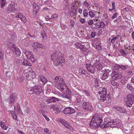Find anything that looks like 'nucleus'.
Instances as JSON below:
<instances>
[{
	"mask_svg": "<svg viewBox=\"0 0 134 134\" xmlns=\"http://www.w3.org/2000/svg\"><path fill=\"white\" fill-rule=\"evenodd\" d=\"M103 119L102 116L95 115L92 117L90 123V126L91 127L96 128L100 126L101 128H103L104 127L103 125L105 124L100 125Z\"/></svg>",
	"mask_w": 134,
	"mask_h": 134,
	"instance_id": "f257e3e1",
	"label": "nucleus"
},
{
	"mask_svg": "<svg viewBox=\"0 0 134 134\" xmlns=\"http://www.w3.org/2000/svg\"><path fill=\"white\" fill-rule=\"evenodd\" d=\"M61 54L60 53L57 52H55L51 56L53 64L55 66L59 65L62 63L65 62L64 59L61 56Z\"/></svg>",
	"mask_w": 134,
	"mask_h": 134,
	"instance_id": "f03ea898",
	"label": "nucleus"
},
{
	"mask_svg": "<svg viewBox=\"0 0 134 134\" xmlns=\"http://www.w3.org/2000/svg\"><path fill=\"white\" fill-rule=\"evenodd\" d=\"M64 85L67 87L63 79L60 76H56L54 79V85H55L56 88L60 91L64 92V88L62 86Z\"/></svg>",
	"mask_w": 134,
	"mask_h": 134,
	"instance_id": "7ed1b4c3",
	"label": "nucleus"
},
{
	"mask_svg": "<svg viewBox=\"0 0 134 134\" xmlns=\"http://www.w3.org/2000/svg\"><path fill=\"white\" fill-rule=\"evenodd\" d=\"M100 61L99 57H96L92 59L91 64L95 67V68L97 69V70H100L104 67L103 63Z\"/></svg>",
	"mask_w": 134,
	"mask_h": 134,
	"instance_id": "20e7f679",
	"label": "nucleus"
},
{
	"mask_svg": "<svg viewBox=\"0 0 134 134\" xmlns=\"http://www.w3.org/2000/svg\"><path fill=\"white\" fill-rule=\"evenodd\" d=\"M121 121L119 119L112 120L109 121L105 125H104V127L110 126L111 127H119L121 125Z\"/></svg>",
	"mask_w": 134,
	"mask_h": 134,
	"instance_id": "39448f33",
	"label": "nucleus"
},
{
	"mask_svg": "<svg viewBox=\"0 0 134 134\" xmlns=\"http://www.w3.org/2000/svg\"><path fill=\"white\" fill-rule=\"evenodd\" d=\"M99 96L100 97V99L102 102H105V104L109 105V104L110 103L111 100V98L108 97L106 94H99Z\"/></svg>",
	"mask_w": 134,
	"mask_h": 134,
	"instance_id": "423d86ee",
	"label": "nucleus"
},
{
	"mask_svg": "<svg viewBox=\"0 0 134 134\" xmlns=\"http://www.w3.org/2000/svg\"><path fill=\"white\" fill-rule=\"evenodd\" d=\"M42 91V88L39 86H36L34 87H32L30 89V93H35L36 94H39Z\"/></svg>",
	"mask_w": 134,
	"mask_h": 134,
	"instance_id": "0eeeda50",
	"label": "nucleus"
},
{
	"mask_svg": "<svg viewBox=\"0 0 134 134\" xmlns=\"http://www.w3.org/2000/svg\"><path fill=\"white\" fill-rule=\"evenodd\" d=\"M57 121H59V122L62 124L65 127L70 131H73L74 130L73 128L65 120L58 119Z\"/></svg>",
	"mask_w": 134,
	"mask_h": 134,
	"instance_id": "6e6552de",
	"label": "nucleus"
},
{
	"mask_svg": "<svg viewBox=\"0 0 134 134\" xmlns=\"http://www.w3.org/2000/svg\"><path fill=\"white\" fill-rule=\"evenodd\" d=\"M86 68L87 70L92 73H93L95 71V67L92 65L91 62H87L86 63Z\"/></svg>",
	"mask_w": 134,
	"mask_h": 134,
	"instance_id": "1a4fd4ad",
	"label": "nucleus"
},
{
	"mask_svg": "<svg viewBox=\"0 0 134 134\" xmlns=\"http://www.w3.org/2000/svg\"><path fill=\"white\" fill-rule=\"evenodd\" d=\"M31 68L30 67L28 69L24 70L23 74V76L24 78L27 79L30 77L31 75Z\"/></svg>",
	"mask_w": 134,
	"mask_h": 134,
	"instance_id": "9d476101",
	"label": "nucleus"
},
{
	"mask_svg": "<svg viewBox=\"0 0 134 134\" xmlns=\"http://www.w3.org/2000/svg\"><path fill=\"white\" fill-rule=\"evenodd\" d=\"M11 50L12 51L13 54L14 55H16L17 56H19L21 53L20 49L13 45L11 48Z\"/></svg>",
	"mask_w": 134,
	"mask_h": 134,
	"instance_id": "9b49d317",
	"label": "nucleus"
},
{
	"mask_svg": "<svg viewBox=\"0 0 134 134\" xmlns=\"http://www.w3.org/2000/svg\"><path fill=\"white\" fill-rule=\"evenodd\" d=\"M15 6L14 3L10 4L7 7L6 10L8 13L14 12L15 10Z\"/></svg>",
	"mask_w": 134,
	"mask_h": 134,
	"instance_id": "f8f14e48",
	"label": "nucleus"
},
{
	"mask_svg": "<svg viewBox=\"0 0 134 134\" xmlns=\"http://www.w3.org/2000/svg\"><path fill=\"white\" fill-rule=\"evenodd\" d=\"M83 109L87 110H91L92 106L91 103L89 102H84L82 104Z\"/></svg>",
	"mask_w": 134,
	"mask_h": 134,
	"instance_id": "ddd939ff",
	"label": "nucleus"
},
{
	"mask_svg": "<svg viewBox=\"0 0 134 134\" xmlns=\"http://www.w3.org/2000/svg\"><path fill=\"white\" fill-rule=\"evenodd\" d=\"M104 72V74L102 73L100 74H99V75L100 78L103 80H105L107 78L109 75V73H108L106 70L105 71L103 70L102 71V72L103 73Z\"/></svg>",
	"mask_w": 134,
	"mask_h": 134,
	"instance_id": "4468645a",
	"label": "nucleus"
},
{
	"mask_svg": "<svg viewBox=\"0 0 134 134\" xmlns=\"http://www.w3.org/2000/svg\"><path fill=\"white\" fill-rule=\"evenodd\" d=\"M23 51V53L25 54L27 59H29L31 56L32 55V54H33L31 52L28 50L24 49Z\"/></svg>",
	"mask_w": 134,
	"mask_h": 134,
	"instance_id": "2eb2a0df",
	"label": "nucleus"
},
{
	"mask_svg": "<svg viewBox=\"0 0 134 134\" xmlns=\"http://www.w3.org/2000/svg\"><path fill=\"white\" fill-rule=\"evenodd\" d=\"M59 99L57 98H56L54 97H48L47 99L46 102L48 103H51L55 102L57 101H59Z\"/></svg>",
	"mask_w": 134,
	"mask_h": 134,
	"instance_id": "dca6fc26",
	"label": "nucleus"
},
{
	"mask_svg": "<svg viewBox=\"0 0 134 134\" xmlns=\"http://www.w3.org/2000/svg\"><path fill=\"white\" fill-rule=\"evenodd\" d=\"M113 109L116 111H118V112L121 113H125L126 112V111L123 108L114 106L113 107Z\"/></svg>",
	"mask_w": 134,
	"mask_h": 134,
	"instance_id": "f3484780",
	"label": "nucleus"
},
{
	"mask_svg": "<svg viewBox=\"0 0 134 134\" xmlns=\"http://www.w3.org/2000/svg\"><path fill=\"white\" fill-rule=\"evenodd\" d=\"M16 18H18L20 19L22 23H25L26 22L27 19L24 16L18 13L16 16Z\"/></svg>",
	"mask_w": 134,
	"mask_h": 134,
	"instance_id": "a211bd4d",
	"label": "nucleus"
},
{
	"mask_svg": "<svg viewBox=\"0 0 134 134\" xmlns=\"http://www.w3.org/2000/svg\"><path fill=\"white\" fill-rule=\"evenodd\" d=\"M43 46L42 44L38 42L34 43L32 44V46L34 49L36 48H41Z\"/></svg>",
	"mask_w": 134,
	"mask_h": 134,
	"instance_id": "6ab92c4d",
	"label": "nucleus"
},
{
	"mask_svg": "<svg viewBox=\"0 0 134 134\" xmlns=\"http://www.w3.org/2000/svg\"><path fill=\"white\" fill-rule=\"evenodd\" d=\"M122 77L121 74L120 73L116 74L113 76V79L114 80L121 79Z\"/></svg>",
	"mask_w": 134,
	"mask_h": 134,
	"instance_id": "aec40b11",
	"label": "nucleus"
},
{
	"mask_svg": "<svg viewBox=\"0 0 134 134\" xmlns=\"http://www.w3.org/2000/svg\"><path fill=\"white\" fill-rule=\"evenodd\" d=\"M0 126L3 129L5 130H7L8 128V127L5 125V124L3 121H1L0 122Z\"/></svg>",
	"mask_w": 134,
	"mask_h": 134,
	"instance_id": "412c9836",
	"label": "nucleus"
},
{
	"mask_svg": "<svg viewBox=\"0 0 134 134\" xmlns=\"http://www.w3.org/2000/svg\"><path fill=\"white\" fill-rule=\"evenodd\" d=\"M40 80L43 84L46 83L47 81V79L42 75H40Z\"/></svg>",
	"mask_w": 134,
	"mask_h": 134,
	"instance_id": "4be33fe9",
	"label": "nucleus"
},
{
	"mask_svg": "<svg viewBox=\"0 0 134 134\" xmlns=\"http://www.w3.org/2000/svg\"><path fill=\"white\" fill-rule=\"evenodd\" d=\"M16 98V96L13 94H11L10 97V101L11 103H13Z\"/></svg>",
	"mask_w": 134,
	"mask_h": 134,
	"instance_id": "5701e85b",
	"label": "nucleus"
},
{
	"mask_svg": "<svg viewBox=\"0 0 134 134\" xmlns=\"http://www.w3.org/2000/svg\"><path fill=\"white\" fill-rule=\"evenodd\" d=\"M22 64L23 65L30 66H31V64L26 59H24L23 62Z\"/></svg>",
	"mask_w": 134,
	"mask_h": 134,
	"instance_id": "b1692460",
	"label": "nucleus"
},
{
	"mask_svg": "<svg viewBox=\"0 0 134 134\" xmlns=\"http://www.w3.org/2000/svg\"><path fill=\"white\" fill-rule=\"evenodd\" d=\"M71 92H70V93H69H69L68 94H67V92H66V94H63V95H62V97L64 98H67V99H69L71 98V96L70 95L71 93Z\"/></svg>",
	"mask_w": 134,
	"mask_h": 134,
	"instance_id": "393cba45",
	"label": "nucleus"
},
{
	"mask_svg": "<svg viewBox=\"0 0 134 134\" xmlns=\"http://www.w3.org/2000/svg\"><path fill=\"white\" fill-rule=\"evenodd\" d=\"M101 91L99 92V94H106L107 92V89L105 88H102V89H100Z\"/></svg>",
	"mask_w": 134,
	"mask_h": 134,
	"instance_id": "a878e982",
	"label": "nucleus"
},
{
	"mask_svg": "<svg viewBox=\"0 0 134 134\" xmlns=\"http://www.w3.org/2000/svg\"><path fill=\"white\" fill-rule=\"evenodd\" d=\"M76 98V102L77 103H79L81 102L82 98L81 96L78 95L75 96Z\"/></svg>",
	"mask_w": 134,
	"mask_h": 134,
	"instance_id": "bb28decb",
	"label": "nucleus"
},
{
	"mask_svg": "<svg viewBox=\"0 0 134 134\" xmlns=\"http://www.w3.org/2000/svg\"><path fill=\"white\" fill-rule=\"evenodd\" d=\"M88 12L87 10L85 9L83 12V15L85 18H87L88 16Z\"/></svg>",
	"mask_w": 134,
	"mask_h": 134,
	"instance_id": "cd10ccee",
	"label": "nucleus"
},
{
	"mask_svg": "<svg viewBox=\"0 0 134 134\" xmlns=\"http://www.w3.org/2000/svg\"><path fill=\"white\" fill-rule=\"evenodd\" d=\"M127 88L130 91H133L134 90V88L130 84H127L126 86Z\"/></svg>",
	"mask_w": 134,
	"mask_h": 134,
	"instance_id": "c85d7f7f",
	"label": "nucleus"
},
{
	"mask_svg": "<svg viewBox=\"0 0 134 134\" xmlns=\"http://www.w3.org/2000/svg\"><path fill=\"white\" fill-rule=\"evenodd\" d=\"M6 2L5 0H1L0 1L1 7L2 8H3L6 4Z\"/></svg>",
	"mask_w": 134,
	"mask_h": 134,
	"instance_id": "c756f323",
	"label": "nucleus"
},
{
	"mask_svg": "<svg viewBox=\"0 0 134 134\" xmlns=\"http://www.w3.org/2000/svg\"><path fill=\"white\" fill-rule=\"evenodd\" d=\"M55 113H59L60 112V109L58 107V106L55 105L54 110Z\"/></svg>",
	"mask_w": 134,
	"mask_h": 134,
	"instance_id": "7c9ffc66",
	"label": "nucleus"
},
{
	"mask_svg": "<svg viewBox=\"0 0 134 134\" xmlns=\"http://www.w3.org/2000/svg\"><path fill=\"white\" fill-rule=\"evenodd\" d=\"M4 57V54L2 52V49L0 48V60H3Z\"/></svg>",
	"mask_w": 134,
	"mask_h": 134,
	"instance_id": "2f4dec72",
	"label": "nucleus"
},
{
	"mask_svg": "<svg viewBox=\"0 0 134 134\" xmlns=\"http://www.w3.org/2000/svg\"><path fill=\"white\" fill-rule=\"evenodd\" d=\"M85 71L83 70L82 68H80L79 70V73L82 74H85Z\"/></svg>",
	"mask_w": 134,
	"mask_h": 134,
	"instance_id": "473e14b6",
	"label": "nucleus"
},
{
	"mask_svg": "<svg viewBox=\"0 0 134 134\" xmlns=\"http://www.w3.org/2000/svg\"><path fill=\"white\" fill-rule=\"evenodd\" d=\"M41 36L42 38L44 40H45L47 39L46 35L44 32H42L41 34Z\"/></svg>",
	"mask_w": 134,
	"mask_h": 134,
	"instance_id": "72a5a7b5",
	"label": "nucleus"
},
{
	"mask_svg": "<svg viewBox=\"0 0 134 134\" xmlns=\"http://www.w3.org/2000/svg\"><path fill=\"white\" fill-rule=\"evenodd\" d=\"M14 64H18L20 63V61L19 59L16 58L14 61Z\"/></svg>",
	"mask_w": 134,
	"mask_h": 134,
	"instance_id": "f704fd0d",
	"label": "nucleus"
},
{
	"mask_svg": "<svg viewBox=\"0 0 134 134\" xmlns=\"http://www.w3.org/2000/svg\"><path fill=\"white\" fill-rule=\"evenodd\" d=\"M69 107L65 108L63 111L64 113L65 114H69Z\"/></svg>",
	"mask_w": 134,
	"mask_h": 134,
	"instance_id": "c9c22d12",
	"label": "nucleus"
},
{
	"mask_svg": "<svg viewBox=\"0 0 134 134\" xmlns=\"http://www.w3.org/2000/svg\"><path fill=\"white\" fill-rule=\"evenodd\" d=\"M69 114H71L75 113V111L73 108L69 107Z\"/></svg>",
	"mask_w": 134,
	"mask_h": 134,
	"instance_id": "e433bc0d",
	"label": "nucleus"
},
{
	"mask_svg": "<svg viewBox=\"0 0 134 134\" xmlns=\"http://www.w3.org/2000/svg\"><path fill=\"white\" fill-rule=\"evenodd\" d=\"M74 57L72 56H70L68 58V60L71 63L74 61Z\"/></svg>",
	"mask_w": 134,
	"mask_h": 134,
	"instance_id": "4c0bfd02",
	"label": "nucleus"
},
{
	"mask_svg": "<svg viewBox=\"0 0 134 134\" xmlns=\"http://www.w3.org/2000/svg\"><path fill=\"white\" fill-rule=\"evenodd\" d=\"M133 103V101H129L128 102H127L126 104V106L127 107H132V105Z\"/></svg>",
	"mask_w": 134,
	"mask_h": 134,
	"instance_id": "58836bf2",
	"label": "nucleus"
},
{
	"mask_svg": "<svg viewBox=\"0 0 134 134\" xmlns=\"http://www.w3.org/2000/svg\"><path fill=\"white\" fill-rule=\"evenodd\" d=\"M88 14L89 16L91 18H93L95 16L94 13L92 11H90L88 12Z\"/></svg>",
	"mask_w": 134,
	"mask_h": 134,
	"instance_id": "ea45409f",
	"label": "nucleus"
},
{
	"mask_svg": "<svg viewBox=\"0 0 134 134\" xmlns=\"http://www.w3.org/2000/svg\"><path fill=\"white\" fill-rule=\"evenodd\" d=\"M119 35H118L117 37H113V39L111 40L110 42L112 43H114L115 41L118 38Z\"/></svg>",
	"mask_w": 134,
	"mask_h": 134,
	"instance_id": "a19ab883",
	"label": "nucleus"
},
{
	"mask_svg": "<svg viewBox=\"0 0 134 134\" xmlns=\"http://www.w3.org/2000/svg\"><path fill=\"white\" fill-rule=\"evenodd\" d=\"M129 66L127 65H120V68L122 70H125L128 68Z\"/></svg>",
	"mask_w": 134,
	"mask_h": 134,
	"instance_id": "79ce46f5",
	"label": "nucleus"
},
{
	"mask_svg": "<svg viewBox=\"0 0 134 134\" xmlns=\"http://www.w3.org/2000/svg\"><path fill=\"white\" fill-rule=\"evenodd\" d=\"M120 52L122 53V55H127L126 53L124 51L123 49H122L120 51Z\"/></svg>",
	"mask_w": 134,
	"mask_h": 134,
	"instance_id": "37998d69",
	"label": "nucleus"
},
{
	"mask_svg": "<svg viewBox=\"0 0 134 134\" xmlns=\"http://www.w3.org/2000/svg\"><path fill=\"white\" fill-rule=\"evenodd\" d=\"M111 84L113 86H117L118 83L117 82H115L114 80H113L111 82Z\"/></svg>",
	"mask_w": 134,
	"mask_h": 134,
	"instance_id": "c03bdc74",
	"label": "nucleus"
},
{
	"mask_svg": "<svg viewBox=\"0 0 134 134\" xmlns=\"http://www.w3.org/2000/svg\"><path fill=\"white\" fill-rule=\"evenodd\" d=\"M58 15L56 14H54L52 15L51 17V18L52 19H56L57 18Z\"/></svg>",
	"mask_w": 134,
	"mask_h": 134,
	"instance_id": "a18cd8bd",
	"label": "nucleus"
},
{
	"mask_svg": "<svg viewBox=\"0 0 134 134\" xmlns=\"http://www.w3.org/2000/svg\"><path fill=\"white\" fill-rule=\"evenodd\" d=\"M114 67L115 70H118L120 68V65L117 64H115L114 65Z\"/></svg>",
	"mask_w": 134,
	"mask_h": 134,
	"instance_id": "49530a36",
	"label": "nucleus"
},
{
	"mask_svg": "<svg viewBox=\"0 0 134 134\" xmlns=\"http://www.w3.org/2000/svg\"><path fill=\"white\" fill-rule=\"evenodd\" d=\"M83 92L86 96H89L90 95V93L87 90H85L83 91Z\"/></svg>",
	"mask_w": 134,
	"mask_h": 134,
	"instance_id": "de8ad7c7",
	"label": "nucleus"
},
{
	"mask_svg": "<svg viewBox=\"0 0 134 134\" xmlns=\"http://www.w3.org/2000/svg\"><path fill=\"white\" fill-rule=\"evenodd\" d=\"M60 27L64 30H65L66 27V25L62 24H60Z\"/></svg>",
	"mask_w": 134,
	"mask_h": 134,
	"instance_id": "09e8293b",
	"label": "nucleus"
},
{
	"mask_svg": "<svg viewBox=\"0 0 134 134\" xmlns=\"http://www.w3.org/2000/svg\"><path fill=\"white\" fill-rule=\"evenodd\" d=\"M80 21L81 23L84 24L86 22V20L84 18H81L80 19Z\"/></svg>",
	"mask_w": 134,
	"mask_h": 134,
	"instance_id": "8fccbe9b",
	"label": "nucleus"
},
{
	"mask_svg": "<svg viewBox=\"0 0 134 134\" xmlns=\"http://www.w3.org/2000/svg\"><path fill=\"white\" fill-rule=\"evenodd\" d=\"M95 86L96 87H97L99 86V82L97 79H96L94 81Z\"/></svg>",
	"mask_w": 134,
	"mask_h": 134,
	"instance_id": "3c124183",
	"label": "nucleus"
},
{
	"mask_svg": "<svg viewBox=\"0 0 134 134\" xmlns=\"http://www.w3.org/2000/svg\"><path fill=\"white\" fill-rule=\"evenodd\" d=\"M81 48H79L81 51H84L86 49L85 48V46L84 45L81 44Z\"/></svg>",
	"mask_w": 134,
	"mask_h": 134,
	"instance_id": "603ef678",
	"label": "nucleus"
},
{
	"mask_svg": "<svg viewBox=\"0 0 134 134\" xmlns=\"http://www.w3.org/2000/svg\"><path fill=\"white\" fill-rule=\"evenodd\" d=\"M31 74L32 75V78H34L36 76V75L35 74V72L33 71L31 69Z\"/></svg>",
	"mask_w": 134,
	"mask_h": 134,
	"instance_id": "864d4df0",
	"label": "nucleus"
},
{
	"mask_svg": "<svg viewBox=\"0 0 134 134\" xmlns=\"http://www.w3.org/2000/svg\"><path fill=\"white\" fill-rule=\"evenodd\" d=\"M12 117L15 120H17V117L13 113H12Z\"/></svg>",
	"mask_w": 134,
	"mask_h": 134,
	"instance_id": "5fc2aeb1",
	"label": "nucleus"
},
{
	"mask_svg": "<svg viewBox=\"0 0 134 134\" xmlns=\"http://www.w3.org/2000/svg\"><path fill=\"white\" fill-rule=\"evenodd\" d=\"M43 116L44 117L46 120L47 121H49L50 119L49 118L44 114L43 113L42 114Z\"/></svg>",
	"mask_w": 134,
	"mask_h": 134,
	"instance_id": "6e6d98bb",
	"label": "nucleus"
},
{
	"mask_svg": "<svg viewBox=\"0 0 134 134\" xmlns=\"http://www.w3.org/2000/svg\"><path fill=\"white\" fill-rule=\"evenodd\" d=\"M75 45L76 46V47H77V48H81V47H80V46H81V44L79 43H75Z\"/></svg>",
	"mask_w": 134,
	"mask_h": 134,
	"instance_id": "4d7b16f0",
	"label": "nucleus"
},
{
	"mask_svg": "<svg viewBox=\"0 0 134 134\" xmlns=\"http://www.w3.org/2000/svg\"><path fill=\"white\" fill-rule=\"evenodd\" d=\"M121 82L122 84H124L126 82V80L125 79L122 78L121 81Z\"/></svg>",
	"mask_w": 134,
	"mask_h": 134,
	"instance_id": "13d9d810",
	"label": "nucleus"
},
{
	"mask_svg": "<svg viewBox=\"0 0 134 134\" xmlns=\"http://www.w3.org/2000/svg\"><path fill=\"white\" fill-rule=\"evenodd\" d=\"M96 35V33L95 32H92L91 34V36L92 38L94 37Z\"/></svg>",
	"mask_w": 134,
	"mask_h": 134,
	"instance_id": "bf43d9fd",
	"label": "nucleus"
},
{
	"mask_svg": "<svg viewBox=\"0 0 134 134\" xmlns=\"http://www.w3.org/2000/svg\"><path fill=\"white\" fill-rule=\"evenodd\" d=\"M100 24L101 27L102 28H104L105 26V24H104V22L103 21H101L100 22Z\"/></svg>",
	"mask_w": 134,
	"mask_h": 134,
	"instance_id": "052dcab7",
	"label": "nucleus"
},
{
	"mask_svg": "<svg viewBox=\"0 0 134 134\" xmlns=\"http://www.w3.org/2000/svg\"><path fill=\"white\" fill-rule=\"evenodd\" d=\"M84 5L86 7H88L89 5L90 4L88 2L86 1H85L83 3Z\"/></svg>",
	"mask_w": 134,
	"mask_h": 134,
	"instance_id": "680f3d73",
	"label": "nucleus"
},
{
	"mask_svg": "<svg viewBox=\"0 0 134 134\" xmlns=\"http://www.w3.org/2000/svg\"><path fill=\"white\" fill-rule=\"evenodd\" d=\"M70 23L71 26L72 27H74V25L75 24V23L74 21L72 20H71L70 21Z\"/></svg>",
	"mask_w": 134,
	"mask_h": 134,
	"instance_id": "e2e57ef3",
	"label": "nucleus"
},
{
	"mask_svg": "<svg viewBox=\"0 0 134 134\" xmlns=\"http://www.w3.org/2000/svg\"><path fill=\"white\" fill-rule=\"evenodd\" d=\"M117 13H115L111 17V18L112 19H114L115 18H116L117 15Z\"/></svg>",
	"mask_w": 134,
	"mask_h": 134,
	"instance_id": "0e129e2a",
	"label": "nucleus"
},
{
	"mask_svg": "<svg viewBox=\"0 0 134 134\" xmlns=\"http://www.w3.org/2000/svg\"><path fill=\"white\" fill-rule=\"evenodd\" d=\"M77 7L75 6V8H74V10H73V13L74 14H75L77 11Z\"/></svg>",
	"mask_w": 134,
	"mask_h": 134,
	"instance_id": "69168bd1",
	"label": "nucleus"
},
{
	"mask_svg": "<svg viewBox=\"0 0 134 134\" xmlns=\"http://www.w3.org/2000/svg\"><path fill=\"white\" fill-rule=\"evenodd\" d=\"M32 62H35L36 60V58L34 56V57H33V58L31 59L30 60Z\"/></svg>",
	"mask_w": 134,
	"mask_h": 134,
	"instance_id": "338daca9",
	"label": "nucleus"
},
{
	"mask_svg": "<svg viewBox=\"0 0 134 134\" xmlns=\"http://www.w3.org/2000/svg\"><path fill=\"white\" fill-rule=\"evenodd\" d=\"M55 105H52L50 106V109H51V110H54Z\"/></svg>",
	"mask_w": 134,
	"mask_h": 134,
	"instance_id": "774afa93",
	"label": "nucleus"
}]
</instances>
